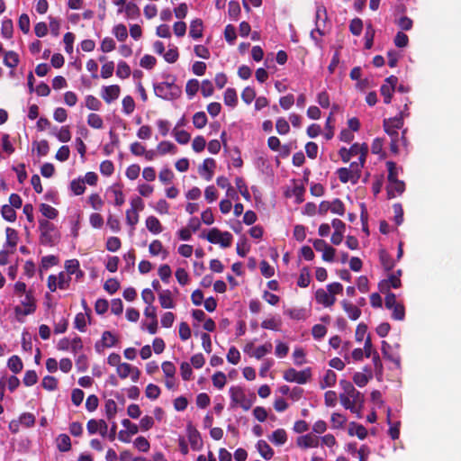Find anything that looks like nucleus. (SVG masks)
<instances>
[{
    "label": "nucleus",
    "mask_w": 461,
    "mask_h": 461,
    "mask_svg": "<svg viewBox=\"0 0 461 461\" xmlns=\"http://www.w3.org/2000/svg\"><path fill=\"white\" fill-rule=\"evenodd\" d=\"M395 89L392 88L391 86H387L386 84H383L380 87V92L382 96L384 97V104H390L393 98V94Z\"/></svg>",
    "instance_id": "obj_60"
},
{
    "label": "nucleus",
    "mask_w": 461,
    "mask_h": 461,
    "mask_svg": "<svg viewBox=\"0 0 461 461\" xmlns=\"http://www.w3.org/2000/svg\"><path fill=\"white\" fill-rule=\"evenodd\" d=\"M256 98V91L254 88L250 86H247L243 89L241 93V99L247 104H250L252 101Z\"/></svg>",
    "instance_id": "obj_61"
},
{
    "label": "nucleus",
    "mask_w": 461,
    "mask_h": 461,
    "mask_svg": "<svg viewBox=\"0 0 461 461\" xmlns=\"http://www.w3.org/2000/svg\"><path fill=\"white\" fill-rule=\"evenodd\" d=\"M336 373L332 370H327L326 374L323 376V379L320 383L321 388L325 389L326 387H331L336 384Z\"/></svg>",
    "instance_id": "obj_33"
},
{
    "label": "nucleus",
    "mask_w": 461,
    "mask_h": 461,
    "mask_svg": "<svg viewBox=\"0 0 461 461\" xmlns=\"http://www.w3.org/2000/svg\"><path fill=\"white\" fill-rule=\"evenodd\" d=\"M131 75V68L125 61H120L117 65L116 76L122 79L128 78Z\"/></svg>",
    "instance_id": "obj_41"
},
{
    "label": "nucleus",
    "mask_w": 461,
    "mask_h": 461,
    "mask_svg": "<svg viewBox=\"0 0 461 461\" xmlns=\"http://www.w3.org/2000/svg\"><path fill=\"white\" fill-rule=\"evenodd\" d=\"M283 377L287 382L304 384L312 377V369L307 367L302 371H297L296 369L291 367L284 372Z\"/></svg>",
    "instance_id": "obj_3"
},
{
    "label": "nucleus",
    "mask_w": 461,
    "mask_h": 461,
    "mask_svg": "<svg viewBox=\"0 0 461 461\" xmlns=\"http://www.w3.org/2000/svg\"><path fill=\"white\" fill-rule=\"evenodd\" d=\"M337 174L339 176V179L341 183H348L351 182L352 184H357L358 181V176L357 175L356 171L348 170L347 167H340L337 170Z\"/></svg>",
    "instance_id": "obj_13"
},
{
    "label": "nucleus",
    "mask_w": 461,
    "mask_h": 461,
    "mask_svg": "<svg viewBox=\"0 0 461 461\" xmlns=\"http://www.w3.org/2000/svg\"><path fill=\"white\" fill-rule=\"evenodd\" d=\"M405 190V184L402 180H395L393 182H389V185L386 187L387 197L388 199L394 198L396 194H402Z\"/></svg>",
    "instance_id": "obj_14"
},
{
    "label": "nucleus",
    "mask_w": 461,
    "mask_h": 461,
    "mask_svg": "<svg viewBox=\"0 0 461 461\" xmlns=\"http://www.w3.org/2000/svg\"><path fill=\"white\" fill-rule=\"evenodd\" d=\"M146 227L153 234H158L163 230L159 220L155 216H149L146 219Z\"/></svg>",
    "instance_id": "obj_24"
},
{
    "label": "nucleus",
    "mask_w": 461,
    "mask_h": 461,
    "mask_svg": "<svg viewBox=\"0 0 461 461\" xmlns=\"http://www.w3.org/2000/svg\"><path fill=\"white\" fill-rule=\"evenodd\" d=\"M296 443L300 447L303 448L316 447L319 445V438L314 435L306 434L299 437Z\"/></svg>",
    "instance_id": "obj_17"
},
{
    "label": "nucleus",
    "mask_w": 461,
    "mask_h": 461,
    "mask_svg": "<svg viewBox=\"0 0 461 461\" xmlns=\"http://www.w3.org/2000/svg\"><path fill=\"white\" fill-rule=\"evenodd\" d=\"M120 288V283L115 278H109L104 285V289L110 294H115Z\"/></svg>",
    "instance_id": "obj_55"
},
{
    "label": "nucleus",
    "mask_w": 461,
    "mask_h": 461,
    "mask_svg": "<svg viewBox=\"0 0 461 461\" xmlns=\"http://www.w3.org/2000/svg\"><path fill=\"white\" fill-rule=\"evenodd\" d=\"M402 281L395 274H391L388 279H384L379 282L378 288L381 293H387L391 287L397 289L401 287Z\"/></svg>",
    "instance_id": "obj_9"
},
{
    "label": "nucleus",
    "mask_w": 461,
    "mask_h": 461,
    "mask_svg": "<svg viewBox=\"0 0 461 461\" xmlns=\"http://www.w3.org/2000/svg\"><path fill=\"white\" fill-rule=\"evenodd\" d=\"M362 144L354 143L349 149L342 147L339 154L343 162L347 163L350 160L351 157L356 156L361 151Z\"/></svg>",
    "instance_id": "obj_16"
},
{
    "label": "nucleus",
    "mask_w": 461,
    "mask_h": 461,
    "mask_svg": "<svg viewBox=\"0 0 461 461\" xmlns=\"http://www.w3.org/2000/svg\"><path fill=\"white\" fill-rule=\"evenodd\" d=\"M113 32L119 41H124L128 37L127 28L122 23L115 25Z\"/></svg>",
    "instance_id": "obj_47"
},
{
    "label": "nucleus",
    "mask_w": 461,
    "mask_h": 461,
    "mask_svg": "<svg viewBox=\"0 0 461 461\" xmlns=\"http://www.w3.org/2000/svg\"><path fill=\"white\" fill-rule=\"evenodd\" d=\"M58 379L51 375H46L41 381L42 387L47 391H54L58 388Z\"/></svg>",
    "instance_id": "obj_42"
},
{
    "label": "nucleus",
    "mask_w": 461,
    "mask_h": 461,
    "mask_svg": "<svg viewBox=\"0 0 461 461\" xmlns=\"http://www.w3.org/2000/svg\"><path fill=\"white\" fill-rule=\"evenodd\" d=\"M22 305L24 307V309H22L20 306L15 307L14 311L16 314H22L26 316L35 312V299L31 291L25 294L24 299L22 301Z\"/></svg>",
    "instance_id": "obj_6"
},
{
    "label": "nucleus",
    "mask_w": 461,
    "mask_h": 461,
    "mask_svg": "<svg viewBox=\"0 0 461 461\" xmlns=\"http://www.w3.org/2000/svg\"><path fill=\"white\" fill-rule=\"evenodd\" d=\"M87 124L94 129H102L104 126V122L99 114L90 113L87 116Z\"/></svg>",
    "instance_id": "obj_46"
},
{
    "label": "nucleus",
    "mask_w": 461,
    "mask_h": 461,
    "mask_svg": "<svg viewBox=\"0 0 461 461\" xmlns=\"http://www.w3.org/2000/svg\"><path fill=\"white\" fill-rule=\"evenodd\" d=\"M70 188L76 195H80L86 190L85 181L80 179H74L70 183Z\"/></svg>",
    "instance_id": "obj_63"
},
{
    "label": "nucleus",
    "mask_w": 461,
    "mask_h": 461,
    "mask_svg": "<svg viewBox=\"0 0 461 461\" xmlns=\"http://www.w3.org/2000/svg\"><path fill=\"white\" fill-rule=\"evenodd\" d=\"M189 35L193 39H199L203 36V21L195 19L190 24Z\"/></svg>",
    "instance_id": "obj_27"
},
{
    "label": "nucleus",
    "mask_w": 461,
    "mask_h": 461,
    "mask_svg": "<svg viewBox=\"0 0 461 461\" xmlns=\"http://www.w3.org/2000/svg\"><path fill=\"white\" fill-rule=\"evenodd\" d=\"M387 423L390 425V428L388 429V434L392 438V439L395 440L399 438L400 436V421H397L393 424H392L391 421V409L388 408L387 410Z\"/></svg>",
    "instance_id": "obj_29"
},
{
    "label": "nucleus",
    "mask_w": 461,
    "mask_h": 461,
    "mask_svg": "<svg viewBox=\"0 0 461 461\" xmlns=\"http://www.w3.org/2000/svg\"><path fill=\"white\" fill-rule=\"evenodd\" d=\"M86 107L92 111H99L102 107L101 101L92 95H88L85 99Z\"/></svg>",
    "instance_id": "obj_38"
},
{
    "label": "nucleus",
    "mask_w": 461,
    "mask_h": 461,
    "mask_svg": "<svg viewBox=\"0 0 461 461\" xmlns=\"http://www.w3.org/2000/svg\"><path fill=\"white\" fill-rule=\"evenodd\" d=\"M235 184H236V186L239 190V192L240 193V194L247 200V201H249L251 196H250V194H249V191L248 189V186L244 181V179L240 176H237L235 178Z\"/></svg>",
    "instance_id": "obj_37"
},
{
    "label": "nucleus",
    "mask_w": 461,
    "mask_h": 461,
    "mask_svg": "<svg viewBox=\"0 0 461 461\" xmlns=\"http://www.w3.org/2000/svg\"><path fill=\"white\" fill-rule=\"evenodd\" d=\"M120 92L121 88L118 85L104 86L102 90V98L105 103L111 104L119 97Z\"/></svg>",
    "instance_id": "obj_11"
},
{
    "label": "nucleus",
    "mask_w": 461,
    "mask_h": 461,
    "mask_svg": "<svg viewBox=\"0 0 461 461\" xmlns=\"http://www.w3.org/2000/svg\"><path fill=\"white\" fill-rule=\"evenodd\" d=\"M224 104L230 107H235L238 103L237 92L234 88H227L223 95Z\"/></svg>",
    "instance_id": "obj_28"
},
{
    "label": "nucleus",
    "mask_w": 461,
    "mask_h": 461,
    "mask_svg": "<svg viewBox=\"0 0 461 461\" xmlns=\"http://www.w3.org/2000/svg\"><path fill=\"white\" fill-rule=\"evenodd\" d=\"M315 299L318 303H321V304L324 305L325 307H330L336 302L335 296H332L328 292V290L326 291L322 288H320L316 291Z\"/></svg>",
    "instance_id": "obj_12"
},
{
    "label": "nucleus",
    "mask_w": 461,
    "mask_h": 461,
    "mask_svg": "<svg viewBox=\"0 0 461 461\" xmlns=\"http://www.w3.org/2000/svg\"><path fill=\"white\" fill-rule=\"evenodd\" d=\"M350 426H352L348 429V434L350 436L356 435L359 439H365L366 438L367 430L363 425L352 422Z\"/></svg>",
    "instance_id": "obj_31"
},
{
    "label": "nucleus",
    "mask_w": 461,
    "mask_h": 461,
    "mask_svg": "<svg viewBox=\"0 0 461 461\" xmlns=\"http://www.w3.org/2000/svg\"><path fill=\"white\" fill-rule=\"evenodd\" d=\"M38 381V375L34 370H28L25 372L23 382L25 386H32Z\"/></svg>",
    "instance_id": "obj_64"
},
{
    "label": "nucleus",
    "mask_w": 461,
    "mask_h": 461,
    "mask_svg": "<svg viewBox=\"0 0 461 461\" xmlns=\"http://www.w3.org/2000/svg\"><path fill=\"white\" fill-rule=\"evenodd\" d=\"M149 252L152 256H158V254L162 253L163 259L167 258V257L168 256L167 250L164 249L161 241L158 240H155L149 244Z\"/></svg>",
    "instance_id": "obj_22"
},
{
    "label": "nucleus",
    "mask_w": 461,
    "mask_h": 461,
    "mask_svg": "<svg viewBox=\"0 0 461 461\" xmlns=\"http://www.w3.org/2000/svg\"><path fill=\"white\" fill-rule=\"evenodd\" d=\"M133 367L131 365L128 364V363H121L118 366H117V373H118V375L122 378V379H125L127 378L130 375H131V372L133 370Z\"/></svg>",
    "instance_id": "obj_62"
},
{
    "label": "nucleus",
    "mask_w": 461,
    "mask_h": 461,
    "mask_svg": "<svg viewBox=\"0 0 461 461\" xmlns=\"http://www.w3.org/2000/svg\"><path fill=\"white\" fill-rule=\"evenodd\" d=\"M118 342L117 338L109 330H105L102 334V339L100 342H96L95 345V350L97 352H101L102 348H112L114 347Z\"/></svg>",
    "instance_id": "obj_10"
},
{
    "label": "nucleus",
    "mask_w": 461,
    "mask_h": 461,
    "mask_svg": "<svg viewBox=\"0 0 461 461\" xmlns=\"http://www.w3.org/2000/svg\"><path fill=\"white\" fill-rule=\"evenodd\" d=\"M8 368L14 374L20 373L23 368V364L20 357L14 355L7 361Z\"/></svg>",
    "instance_id": "obj_32"
},
{
    "label": "nucleus",
    "mask_w": 461,
    "mask_h": 461,
    "mask_svg": "<svg viewBox=\"0 0 461 461\" xmlns=\"http://www.w3.org/2000/svg\"><path fill=\"white\" fill-rule=\"evenodd\" d=\"M193 124L196 129H203L207 124V116L205 113H195L193 116Z\"/></svg>",
    "instance_id": "obj_40"
},
{
    "label": "nucleus",
    "mask_w": 461,
    "mask_h": 461,
    "mask_svg": "<svg viewBox=\"0 0 461 461\" xmlns=\"http://www.w3.org/2000/svg\"><path fill=\"white\" fill-rule=\"evenodd\" d=\"M341 304H342L344 311L348 313V316L351 320L356 321L360 317L361 310L357 306L354 305L353 303H351L346 300H343L341 302Z\"/></svg>",
    "instance_id": "obj_20"
},
{
    "label": "nucleus",
    "mask_w": 461,
    "mask_h": 461,
    "mask_svg": "<svg viewBox=\"0 0 461 461\" xmlns=\"http://www.w3.org/2000/svg\"><path fill=\"white\" fill-rule=\"evenodd\" d=\"M13 22L10 19H5L2 22L1 34L5 39H10L13 36Z\"/></svg>",
    "instance_id": "obj_44"
},
{
    "label": "nucleus",
    "mask_w": 461,
    "mask_h": 461,
    "mask_svg": "<svg viewBox=\"0 0 461 461\" xmlns=\"http://www.w3.org/2000/svg\"><path fill=\"white\" fill-rule=\"evenodd\" d=\"M392 349V347L389 343H387L385 340L382 341V354L384 358L390 360L393 362L397 368L401 367V357L399 354H392L390 353V350Z\"/></svg>",
    "instance_id": "obj_15"
},
{
    "label": "nucleus",
    "mask_w": 461,
    "mask_h": 461,
    "mask_svg": "<svg viewBox=\"0 0 461 461\" xmlns=\"http://www.w3.org/2000/svg\"><path fill=\"white\" fill-rule=\"evenodd\" d=\"M271 350H272V344L270 342H267L264 345H261L255 349V351L253 353V357H255L257 359H260L265 355L271 352Z\"/></svg>",
    "instance_id": "obj_59"
},
{
    "label": "nucleus",
    "mask_w": 461,
    "mask_h": 461,
    "mask_svg": "<svg viewBox=\"0 0 461 461\" xmlns=\"http://www.w3.org/2000/svg\"><path fill=\"white\" fill-rule=\"evenodd\" d=\"M5 235H6V246H9L11 248H15L18 243V232L16 230L7 227L5 230Z\"/></svg>",
    "instance_id": "obj_34"
},
{
    "label": "nucleus",
    "mask_w": 461,
    "mask_h": 461,
    "mask_svg": "<svg viewBox=\"0 0 461 461\" xmlns=\"http://www.w3.org/2000/svg\"><path fill=\"white\" fill-rule=\"evenodd\" d=\"M3 62L5 66L10 68H14L18 66L20 62L19 55L14 50L6 51L5 53Z\"/></svg>",
    "instance_id": "obj_25"
},
{
    "label": "nucleus",
    "mask_w": 461,
    "mask_h": 461,
    "mask_svg": "<svg viewBox=\"0 0 461 461\" xmlns=\"http://www.w3.org/2000/svg\"><path fill=\"white\" fill-rule=\"evenodd\" d=\"M159 303L162 308L164 309H171L175 307L172 294L169 290H163L161 293H159Z\"/></svg>",
    "instance_id": "obj_26"
},
{
    "label": "nucleus",
    "mask_w": 461,
    "mask_h": 461,
    "mask_svg": "<svg viewBox=\"0 0 461 461\" xmlns=\"http://www.w3.org/2000/svg\"><path fill=\"white\" fill-rule=\"evenodd\" d=\"M104 408H105V414H106L107 419L108 420L113 419L117 413L116 402L113 400L109 399L105 402Z\"/></svg>",
    "instance_id": "obj_51"
},
{
    "label": "nucleus",
    "mask_w": 461,
    "mask_h": 461,
    "mask_svg": "<svg viewBox=\"0 0 461 461\" xmlns=\"http://www.w3.org/2000/svg\"><path fill=\"white\" fill-rule=\"evenodd\" d=\"M232 235L229 231L221 232L217 228H212L206 235V240L212 244H220L222 248H229L231 245Z\"/></svg>",
    "instance_id": "obj_4"
},
{
    "label": "nucleus",
    "mask_w": 461,
    "mask_h": 461,
    "mask_svg": "<svg viewBox=\"0 0 461 461\" xmlns=\"http://www.w3.org/2000/svg\"><path fill=\"white\" fill-rule=\"evenodd\" d=\"M160 388L154 384H149L145 390V394L149 399L156 400L160 395Z\"/></svg>",
    "instance_id": "obj_57"
},
{
    "label": "nucleus",
    "mask_w": 461,
    "mask_h": 461,
    "mask_svg": "<svg viewBox=\"0 0 461 461\" xmlns=\"http://www.w3.org/2000/svg\"><path fill=\"white\" fill-rule=\"evenodd\" d=\"M310 282H311V276H310L309 269L307 267H303L301 270V273H300V276H299V278L297 281V285L304 288L310 285Z\"/></svg>",
    "instance_id": "obj_49"
},
{
    "label": "nucleus",
    "mask_w": 461,
    "mask_h": 461,
    "mask_svg": "<svg viewBox=\"0 0 461 461\" xmlns=\"http://www.w3.org/2000/svg\"><path fill=\"white\" fill-rule=\"evenodd\" d=\"M230 394L231 402L236 405H240L244 411H249L251 408L253 404V399H249L241 387H230Z\"/></svg>",
    "instance_id": "obj_5"
},
{
    "label": "nucleus",
    "mask_w": 461,
    "mask_h": 461,
    "mask_svg": "<svg viewBox=\"0 0 461 461\" xmlns=\"http://www.w3.org/2000/svg\"><path fill=\"white\" fill-rule=\"evenodd\" d=\"M158 152L160 155H165L167 153H176V147L170 141H161L158 143L157 147Z\"/></svg>",
    "instance_id": "obj_39"
},
{
    "label": "nucleus",
    "mask_w": 461,
    "mask_h": 461,
    "mask_svg": "<svg viewBox=\"0 0 461 461\" xmlns=\"http://www.w3.org/2000/svg\"><path fill=\"white\" fill-rule=\"evenodd\" d=\"M187 438L190 446L193 450L198 451L203 447V440L199 431L192 425L188 423L186 426Z\"/></svg>",
    "instance_id": "obj_7"
},
{
    "label": "nucleus",
    "mask_w": 461,
    "mask_h": 461,
    "mask_svg": "<svg viewBox=\"0 0 461 461\" xmlns=\"http://www.w3.org/2000/svg\"><path fill=\"white\" fill-rule=\"evenodd\" d=\"M365 373L357 372L353 375V382L358 386V387H364L367 384L368 381L372 378V372L371 369L367 366L364 368Z\"/></svg>",
    "instance_id": "obj_18"
},
{
    "label": "nucleus",
    "mask_w": 461,
    "mask_h": 461,
    "mask_svg": "<svg viewBox=\"0 0 461 461\" xmlns=\"http://www.w3.org/2000/svg\"><path fill=\"white\" fill-rule=\"evenodd\" d=\"M163 77L166 81L153 85L155 95L164 100L172 101L179 98L182 95V89L175 84L176 77L167 74Z\"/></svg>",
    "instance_id": "obj_1"
},
{
    "label": "nucleus",
    "mask_w": 461,
    "mask_h": 461,
    "mask_svg": "<svg viewBox=\"0 0 461 461\" xmlns=\"http://www.w3.org/2000/svg\"><path fill=\"white\" fill-rule=\"evenodd\" d=\"M408 110V104H404V109L399 113L398 115L384 120V131L391 138H398V130L403 126V118L404 116H408L409 113H405Z\"/></svg>",
    "instance_id": "obj_2"
},
{
    "label": "nucleus",
    "mask_w": 461,
    "mask_h": 461,
    "mask_svg": "<svg viewBox=\"0 0 461 461\" xmlns=\"http://www.w3.org/2000/svg\"><path fill=\"white\" fill-rule=\"evenodd\" d=\"M240 6L239 2L231 0L228 5V13L230 18L233 20H237L239 15L240 14Z\"/></svg>",
    "instance_id": "obj_58"
},
{
    "label": "nucleus",
    "mask_w": 461,
    "mask_h": 461,
    "mask_svg": "<svg viewBox=\"0 0 461 461\" xmlns=\"http://www.w3.org/2000/svg\"><path fill=\"white\" fill-rule=\"evenodd\" d=\"M256 447H257L258 453L260 454V456L264 459L270 460L273 457L274 450L267 441H265L263 439L258 440L256 445Z\"/></svg>",
    "instance_id": "obj_19"
},
{
    "label": "nucleus",
    "mask_w": 461,
    "mask_h": 461,
    "mask_svg": "<svg viewBox=\"0 0 461 461\" xmlns=\"http://www.w3.org/2000/svg\"><path fill=\"white\" fill-rule=\"evenodd\" d=\"M349 31L355 36H359L363 31V21L360 18H354L349 23Z\"/></svg>",
    "instance_id": "obj_50"
},
{
    "label": "nucleus",
    "mask_w": 461,
    "mask_h": 461,
    "mask_svg": "<svg viewBox=\"0 0 461 461\" xmlns=\"http://www.w3.org/2000/svg\"><path fill=\"white\" fill-rule=\"evenodd\" d=\"M1 214L3 218L10 222H14L16 220V212L14 208L9 204H4L1 208Z\"/></svg>",
    "instance_id": "obj_35"
},
{
    "label": "nucleus",
    "mask_w": 461,
    "mask_h": 461,
    "mask_svg": "<svg viewBox=\"0 0 461 461\" xmlns=\"http://www.w3.org/2000/svg\"><path fill=\"white\" fill-rule=\"evenodd\" d=\"M126 16L131 19H136L140 16V11L138 5L132 2L128 3L124 8Z\"/></svg>",
    "instance_id": "obj_45"
},
{
    "label": "nucleus",
    "mask_w": 461,
    "mask_h": 461,
    "mask_svg": "<svg viewBox=\"0 0 461 461\" xmlns=\"http://www.w3.org/2000/svg\"><path fill=\"white\" fill-rule=\"evenodd\" d=\"M57 447L60 452H68L71 449V440L68 435L60 434L57 438Z\"/></svg>",
    "instance_id": "obj_30"
},
{
    "label": "nucleus",
    "mask_w": 461,
    "mask_h": 461,
    "mask_svg": "<svg viewBox=\"0 0 461 461\" xmlns=\"http://www.w3.org/2000/svg\"><path fill=\"white\" fill-rule=\"evenodd\" d=\"M174 136L179 144H187L191 139L190 134L185 130L174 129Z\"/></svg>",
    "instance_id": "obj_53"
},
{
    "label": "nucleus",
    "mask_w": 461,
    "mask_h": 461,
    "mask_svg": "<svg viewBox=\"0 0 461 461\" xmlns=\"http://www.w3.org/2000/svg\"><path fill=\"white\" fill-rule=\"evenodd\" d=\"M276 129L280 135H285L289 132L290 125L285 118L280 117L276 122Z\"/></svg>",
    "instance_id": "obj_56"
},
{
    "label": "nucleus",
    "mask_w": 461,
    "mask_h": 461,
    "mask_svg": "<svg viewBox=\"0 0 461 461\" xmlns=\"http://www.w3.org/2000/svg\"><path fill=\"white\" fill-rule=\"evenodd\" d=\"M40 211L43 214V216L50 220L55 219L59 213L57 209L47 203H41Z\"/></svg>",
    "instance_id": "obj_43"
},
{
    "label": "nucleus",
    "mask_w": 461,
    "mask_h": 461,
    "mask_svg": "<svg viewBox=\"0 0 461 461\" xmlns=\"http://www.w3.org/2000/svg\"><path fill=\"white\" fill-rule=\"evenodd\" d=\"M282 325V321L279 318H271L264 320L261 322V327L266 330H279Z\"/></svg>",
    "instance_id": "obj_36"
},
{
    "label": "nucleus",
    "mask_w": 461,
    "mask_h": 461,
    "mask_svg": "<svg viewBox=\"0 0 461 461\" xmlns=\"http://www.w3.org/2000/svg\"><path fill=\"white\" fill-rule=\"evenodd\" d=\"M122 111L125 114H131L135 109V102L131 95H127L122 99Z\"/></svg>",
    "instance_id": "obj_52"
},
{
    "label": "nucleus",
    "mask_w": 461,
    "mask_h": 461,
    "mask_svg": "<svg viewBox=\"0 0 461 461\" xmlns=\"http://www.w3.org/2000/svg\"><path fill=\"white\" fill-rule=\"evenodd\" d=\"M330 212L332 213L343 216L345 213V205L343 202L339 198H336L330 202Z\"/></svg>",
    "instance_id": "obj_54"
},
{
    "label": "nucleus",
    "mask_w": 461,
    "mask_h": 461,
    "mask_svg": "<svg viewBox=\"0 0 461 461\" xmlns=\"http://www.w3.org/2000/svg\"><path fill=\"white\" fill-rule=\"evenodd\" d=\"M269 440L276 446L284 445L287 441L286 431L284 429H276L269 437Z\"/></svg>",
    "instance_id": "obj_23"
},
{
    "label": "nucleus",
    "mask_w": 461,
    "mask_h": 461,
    "mask_svg": "<svg viewBox=\"0 0 461 461\" xmlns=\"http://www.w3.org/2000/svg\"><path fill=\"white\" fill-rule=\"evenodd\" d=\"M200 87L199 81L197 79H189L185 86L186 95L192 98L198 92Z\"/></svg>",
    "instance_id": "obj_48"
},
{
    "label": "nucleus",
    "mask_w": 461,
    "mask_h": 461,
    "mask_svg": "<svg viewBox=\"0 0 461 461\" xmlns=\"http://www.w3.org/2000/svg\"><path fill=\"white\" fill-rule=\"evenodd\" d=\"M380 263L385 271H390L394 267V260L385 249L379 250Z\"/></svg>",
    "instance_id": "obj_21"
},
{
    "label": "nucleus",
    "mask_w": 461,
    "mask_h": 461,
    "mask_svg": "<svg viewBox=\"0 0 461 461\" xmlns=\"http://www.w3.org/2000/svg\"><path fill=\"white\" fill-rule=\"evenodd\" d=\"M216 167V161L208 158H205L203 164L199 167V174L207 181H210L213 176V170Z\"/></svg>",
    "instance_id": "obj_8"
}]
</instances>
